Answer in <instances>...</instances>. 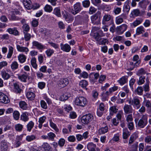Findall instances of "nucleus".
Masks as SVG:
<instances>
[{"label": "nucleus", "mask_w": 151, "mask_h": 151, "mask_svg": "<svg viewBox=\"0 0 151 151\" xmlns=\"http://www.w3.org/2000/svg\"><path fill=\"white\" fill-rule=\"evenodd\" d=\"M136 127L139 129H143L147 126L148 121L147 116L143 115L138 120H135Z\"/></svg>", "instance_id": "obj_1"}, {"label": "nucleus", "mask_w": 151, "mask_h": 151, "mask_svg": "<svg viewBox=\"0 0 151 151\" xmlns=\"http://www.w3.org/2000/svg\"><path fill=\"white\" fill-rule=\"evenodd\" d=\"M75 103L77 106L83 107L86 105L87 101L85 97L79 96L76 98L75 101Z\"/></svg>", "instance_id": "obj_2"}, {"label": "nucleus", "mask_w": 151, "mask_h": 151, "mask_svg": "<svg viewBox=\"0 0 151 151\" xmlns=\"http://www.w3.org/2000/svg\"><path fill=\"white\" fill-rule=\"evenodd\" d=\"M129 104L132 105L134 108L136 109H138L140 107L141 104L139 98L137 96H135L129 102Z\"/></svg>", "instance_id": "obj_3"}, {"label": "nucleus", "mask_w": 151, "mask_h": 151, "mask_svg": "<svg viewBox=\"0 0 151 151\" xmlns=\"http://www.w3.org/2000/svg\"><path fill=\"white\" fill-rule=\"evenodd\" d=\"M93 117L92 115L89 114L83 115L81 118L82 122L85 124H88L93 119Z\"/></svg>", "instance_id": "obj_4"}, {"label": "nucleus", "mask_w": 151, "mask_h": 151, "mask_svg": "<svg viewBox=\"0 0 151 151\" xmlns=\"http://www.w3.org/2000/svg\"><path fill=\"white\" fill-rule=\"evenodd\" d=\"M82 9L81 3L78 2L74 4L73 8L72 9L71 12L75 15L80 12Z\"/></svg>", "instance_id": "obj_5"}, {"label": "nucleus", "mask_w": 151, "mask_h": 151, "mask_svg": "<svg viewBox=\"0 0 151 151\" xmlns=\"http://www.w3.org/2000/svg\"><path fill=\"white\" fill-rule=\"evenodd\" d=\"M69 83V80L67 78H61L58 82V86L60 88H64Z\"/></svg>", "instance_id": "obj_6"}, {"label": "nucleus", "mask_w": 151, "mask_h": 151, "mask_svg": "<svg viewBox=\"0 0 151 151\" xmlns=\"http://www.w3.org/2000/svg\"><path fill=\"white\" fill-rule=\"evenodd\" d=\"M62 14L63 18L68 23L71 22L73 20L74 17L70 15L67 12H65V13L63 12H62Z\"/></svg>", "instance_id": "obj_7"}, {"label": "nucleus", "mask_w": 151, "mask_h": 151, "mask_svg": "<svg viewBox=\"0 0 151 151\" xmlns=\"http://www.w3.org/2000/svg\"><path fill=\"white\" fill-rule=\"evenodd\" d=\"M6 32L9 34L13 35L15 36H18L19 35V32L17 30V27L13 28H9L6 30Z\"/></svg>", "instance_id": "obj_8"}, {"label": "nucleus", "mask_w": 151, "mask_h": 151, "mask_svg": "<svg viewBox=\"0 0 151 151\" xmlns=\"http://www.w3.org/2000/svg\"><path fill=\"white\" fill-rule=\"evenodd\" d=\"M32 45L34 48L36 47L38 50H42L45 48V47L44 45L36 41H34L32 42Z\"/></svg>", "instance_id": "obj_9"}, {"label": "nucleus", "mask_w": 151, "mask_h": 151, "mask_svg": "<svg viewBox=\"0 0 151 151\" xmlns=\"http://www.w3.org/2000/svg\"><path fill=\"white\" fill-rule=\"evenodd\" d=\"M9 102L8 97L3 93L0 92V102L7 104Z\"/></svg>", "instance_id": "obj_10"}, {"label": "nucleus", "mask_w": 151, "mask_h": 151, "mask_svg": "<svg viewBox=\"0 0 151 151\" xmlns=\"http://www.w3.org/2000/svg\"><path fill=\"white\" fill-rule=\"evenodd\" d=\"M91 22L93 24L98 25L100 24V22L98 18V13L96 14L92 15L91 17Z\"/></svg>", "instance_id": "obj_11"}, {"label": "nucleus", "mask_w": 151, "mask_h": 151, "mask_svg": "<svg viewBox=\"0 0 151 151\" xmlns=\"http://www.w3.org/2000/svg\"><path fill=\"white\" fill-rule=\"evenodd\" d=\"M124 110L125 114L132 113L133 112V109L130 105L125 104L124 106Z\"/></svg>", "instance_id": "obj_12"}, {"label": "nucleus", "mask_w": 151, "mask_h": 151, "mask_svg": "<svg viewBox=\"0 0 151 151\" xmlns=\"http://www.w3.org/2000/svg\"><path fill=\"white\" fill-rule=\"evenodd\" d=\"M15 13H17L15 11L11 12L10 14H9L10 16H9V20L12 21H16L21 19V18L15 15Z\"/></svg>", "instance_id": "obj_13"}, {"label": "nucleus", "mask_w": 151, "mask_h": 151, "mask_svg": "<svg viewBox=\"0 0 151 151\" xmlns=\"http://www.w3.org/2000/svg\"><path fill=\"white\" fill-rule=\"evenodd\" d=\"M127 27V25L125 24L117 27L116 30L118 33L119 34H122L126 30Z\"/></svg>", "instance_id": "obj_14"}, {"label": "nucleus", "mask_w": 151, "mask_h": 151, "mask_svg": "<svg viewBox=\"0 0 151 151\" xmlns=\"http://www.w3.org/2000/svg\"><path fill=\"white\" fill-rule=\"evenodd\" d=\"M150 2L148 0H143L139 2V5L141 8L145 9Z\"/></svg>", "instance_id": "obj_15"}, {"label": "nucleus", "mask_w": 151, "mask_h": 151, "mask_svg": "<svg viewBox=\"0 0 151 151\" xmlns=\"http://www.w3.org/2000/svg\"><path fill=\"white\" fill-rule=\"evenodd\" d=\"M17 48L18 51L20 52H24L26 54H27L29 51V50L27 47L22 46L19 45H17Z\"/></svg>", "instance_id": "obj_16"}, {"label": "nucleus", "mask_w": 151, "mask_h": 151, "mask_svg": "<svg viewBox=\"0 0 151 151\" xmlns=\"http://www.w3.org/2000/svg\"><path fill=\"white\" fill-rule=\"evenodd\" d=\"M23 3L24 7L27 9H30L32 8L30 0H23Z\"/></svg>", "instance_id": "obj_17"}, {"label": "nucleus", "mask_w": 151, "mask_h": 151, "mask_svg": "<svg viewBox=\"0 0 151 151\" xmlns=\"http://www.w3.org/2000/svg\"><path fill=\"white\" fill-rule=\"evenodd\" d=\"M112 17L109 14H105L103 18L102 23L103 24H106V22L109 21L110 20L112 21L111 19Z\"/></svg>", "instance_id": "obj_18"}, {"label": "nucleus", "mask_w": 151, "mask_h": 151, "mask_svg": "<svg viewBox=\"0 0 151 151\" xmlns=\"http://www.w3.org/2000/svg\"><path fill=\"white\" fill-rule=\"evenodd\" d=\"M126 16L124 14H122L120 16L116 17V24H119L122 23L123 19L126 18Z\"/></svg>", "instance_id": "obj_19"}, {"label": "nucleus", "mask_w": 151, "mask_h": 151, "mask_svg": "<svg viewBox=\"0 0 151 151\" xmlns=\"http://www.w3.org/2000/svg\"><path fill=\"white\" fill-rule=\"evenodd\" d=\"M8 149L7 143L5 140H2L1 143V151H6Z\"/></svg>", "instance_id": "obj_20"}, {"label": "nucleus", "mask_w": 151, "mask_h": 151, "mask_svg": "<svg viewBox=\"0 0 151 151\" xmlns=\"http://www.w3.org/2000/svg\"><path fill=\"white\" fill-rule=\"evenodd\" d=\"M127 79L128 77L127 76H123L118 80L117 82L121 85H123L127 82Z\"/></svg>", "instance_id": "obj_21"}, {"label": "nucleus", "mask_w": 151, "mask_h": 151, "mask_svg": "<svg viewBox=\"0 0 151 151\" xmlns=\"http://www.w3.org/2000/svg\"><path fill=\"white\" fill-rule=\"evenodd\" d=\"M87 149L89 151H96V145L92 142L88 143L87 146Z\"/></svg>", "instance_id": "obj_22"}, {"label": "nucleus", "mask_w": 151, "mask_h": 151, "mask_svg": "<svg viewBox=\"0 0 151 151\" xmlns=\"http://www.w3.org/2000/svg\"><path fill=\"white\" fill-rule=\"evenodd\" d=\"M28 76V75L26 73L19 76H18V78L22 81L26 82L27 81V79Z\"/></svg>", "instance_id": "obj_23"}, {"label": "nucleus", "mask_w": 151, "mask_h": 151, "mask_svg": "<svg viewBox=\"0 0 151 151\" xmlns=\"http://www.w3.org/2000/svg\"><path fill=\"white\" fill-rule=\"evenodd\" d=\"M28 115V114L27 112H24L21 115V120L25 122L27 121L29 119Z\"/></svg>", "instance_id": "obj_24"}, {"label": "nucleus", "mask_w": 151, "mask_h": 151, "mask_svg": "<svg viewBox=\"0 0 151 151\" xmlns=\"http://www.w3.org/2000/svg\"><path fill=\"white\" fill-rule=\"evenodd\" d=\"M1 74L2 78L4 80H7L10 77V75L4 70H3L1 71Z\"/></svg>", "instance_id": "obj_25"}, {"label": "nucleus", "mask_w": 151, "mask_h": 151, "mask_svg": "<svg viewBox=\"0 0 151 151\" xmlns=\"http://www.w3.org/2000/svg\"><path fill=\"white\" fill-rule=\"evenodd\" d=\"M51 147L49 145L46 143H44L42 145L41 150L42 151H50Z\"/></svg>", "instance_id": "obj_26"}, {"label": "nucleus", "mask_w": 151, "mask_h": 151, "mask_svg": "<svg viewBox=\"0 0 151 151\" xmlns=\"http://www.w3.org/2000/svg\"><path fill=\"white\" fill-rule=\"evenodd\" d=\"M61 49L66 52H69L71 49L70 46L68 44H65L64 45H61Z\"/></svg>", "instance_id": "obj_27"}, {"label": "nucleus", "mask_w": 151, "mask_h": 151, "mask_svg": "<svg viewBox=\"0 0 151 151\" xmlns=\"http://www.w3.org/2000/svg\"><path fill=\"white\" fill-rule=\"evenodd\" d=\"M26 96L28 99L30 100H32L34 99L35 95L34 93L29 91L27 93Z\"/></svg>", "instance_id": "obj_28"}, {"label": "nucleus", "mask_w": 151, "mask_h": 151, "mask_svg": "<svg viewBox=\"0 0 151 151\" xmlns=\"http://www.w3.org/2000/svg\"><path fill=\"white\" fill-rule=\"evenodd\" d=\"M34 123L32 121H29L27 125V130L30 132L34 126Z\"/></svg>", "instance_id": "obj_29"}, {"label": "nucleus", "mask_w": 151, "mask_h": 151, "mask_svg": "<svg viewBox=\"0 0 151 151\" xmlns=\"http://www.w3.org/2000/svg\"><path fill=\"white\" fill-rule=\"evenodd\" d=\"M129 1L126 2L123 7V11L126 13H128L130 9V6L129 4Z\"/></svg>", "instance_id": "obj_30"}, {"label": "nucleus", "mask_w": 151, "mask_h": 151, "mask_svg": "<svg viewBox=\"0 0 151 151\" xmlns=\"http://www.w3.org/2000/svg\"><path fill=\"white\" fill-rule=\"evenodd\" d=\"M145 32V29L144 27L142 26H140L136 29V35H139Z\"/></svg>", "instance_id": "obj_31"}, {"label": "nucleus", "mask_w": 151, "mask_h": 151, "mask_svg": "<svg viewBox=\"0 0 151 151\" xmlns=\"http://www.w3.org/2000/svg\"><path fill=\"white\" fill-rule=\"evenodd\" d=\"M46 119V117L45 116H43L40 117L39 120V124L38 127L40 129H41L42 127V124L44 122Z\"/></svg>", "instance_id": "obj_32"}, {"label": "nucleus", "mask_w": 151, "mask_h": 151, "mask_svg": "<svg viewBox=\"0 0 151 151\" xmlns=\"http://www.w3.org/2000/svg\"><path fill=\"white\" fill-rule=\"evenodd\" d=\"M19 62L21 63H24L26 60V57L23 54H20L18 56Z\"/></svg>", "instance_id": "obj_33"}, {"label": "nucleus", "mask_w": 151, "mask_h": 151, "mask_svg": "<svg viewBox=\"0 0 151 151\" xmlns=\"http://www.w3.org/2000/svg\"><path fill=\"white\" fill-rule=\"evenodd\" d=\"M118 110V109H116V107L115 106L111 107L109 109L110 115L112 116L114 114L116 113Z\"/></svg>", "instance_id": "obj_34"}, {"label": "nucleus", "mask_w": 151, "mask_h": 151, "mask_svg": "<svg viewBox=\"0 0 151 151\" xmlns=\"http://www.w3.org/2000/svg\"><path fill=\"white\" fill-rule=\"evenodd\" d=\"M13 86L14 88V90L17 93H20L21 90L20 88L19 84L17 82H15L13 83Z\"/></svg>", "instance_id": "obj_35"}, {"label": "nucleus", "mask_w": 151, "mask_h": 151, "mask_svg": "<svg viewBox=\"0 0 151 151\" xmlns=\"http://www.w3.org/2000/svg\"><path fill=\"white\" fill-rule=\"evenodd\" d=\"M145 77L144 76H141L139 77V80L137 81V84L139 85L143 84L145 82Z\"/></svg>", "instance_id": "obj_36"}, {"label": "nucleus", "mask_w": 151, "mask_h": 151, "mask_svg": "<svg viewBox=\"0 0 151 151\" xmlns=\"http://www.w3.org/2000/svg\"><path fill=\"white\" fill-rule=\"evenodd\" d=\"M19 104L20 108L23 110H26L27 108V104L24 101H20Z\"/></svg>", "instance_id": "obj_37"}, {"label": "nucleus", "mask_w": 151, "mask_h": 151, "mask_svg": "<svg viewBox=\"0 0 151 151\" xmlns=\"http://www.w3.org/2000/svg\"><path fill=\"white\" fill-rule=\"evenodd\" d=\"M13 47L11 46H9V52L7 55V58H10L11 57L13 53Z\"/></svg>", "instance_id": "obj_38"}, {"label": "nucleus", "mask_w": 151, "mask_h": 151, "mask_svg": "<svg viewBox=\"0 0 151 151\" xmlns=\"http://www.w3.org/2000/svg\"><path fill=\"white\" fill-rule=\"evenodd\" d=\"M15 130L18 132H21L23 128V125L20 124H16L14 126Z\"/></svg>", "instance_id": "obj_39"}, {"label": "nucleus", "mask_w": 151, "mask_h": 151, "mask_svg": "<svg viewBox=\"0 0 151 151\" xmlns=\"http://www.w3.org/2000/svg\"><path fill=\"white\" fill-rule=\"evenodd\" d=\"M110 93H110V92L108 91H106L105 93H101V95L103 101H105L107 99L108 96Z\"/></svg>", "instance_id": "obj_40"}, {"label": "nucleus", "mask_w": 151, "mask_h": 151, "mask_svg": "<svg viewBox=\"0 0 151 151\" xmlns=\"http://www.w3.org/2000/svg\"><path fill=\"white\" fill-rule=\"evenodd\" d=\"M54 14L58 17H61L60 9V7H57L54 9Z\"/></svg>", "instance_id": "obj_41"}, {"label": "nucleus", "mask_w": 151, "mask_h": 151, "mask_svg": "<svg viewBox=\"0 0 151 151\" xmlns=\"http://www.w3.org/2000/svg\"><path fill=\"white\" fill-rule=\"evenodd\" d=\"M108 131V127L107 126L102 127L99 130V133L101 134H104L107 132Z\"/></svg>", "instance_id": "obj_42"}, {"label": "nucleus", "mask_w": 151, "mask_h": 151, "mask_svg": "<svg viewBox=\"0 0 151 151\" xmlns=\"http://www.w3.org/2000/svg\"><path fill=\"white\" fill-rule=\"evenodd\" d=\"M13 116L15 120H17L19 119L20 113L18 111H14L13 113Z\"/></svg>", "instance_id": "obj_43"}, {"label": "nucleus", "mask_w": 151, "mask_h": 151, "mask_svg": "<svg viewBox=\"0 0 151 151\" xmlns=\"http://www.w3.org/2000/svg\"><path fill=\"white\" fill-rule=\"evenodd\" d=\"M88 85V82L85 80L81 81L79 83V85L83 88H86Z\"/></svg>", "instance_id": "obj_44"}, {"label": "nucleus", "mask_w": 151, "mask_h": 151, "mask_svg": "<svg viewBox=\"0 0 151 151\" xmlns=\"http://www.w3.org/2000/svg\"><path fill=\"white\" fill-rule=\"evenodd\" d=\"M50 127L53 129L56 132H58L59 131L56 125L52 122V120H50Z\"/></svg>", "instance_id": "obj_45"}, {"label": "nucleus", "mask_w": 151, "mask_h": 151, "mask_svg": "<svg viewBox=\"0 0 151 151\" xmlns=\"http://www.w3.org/2000/svg\"><path fill=\"white\" fill-rule=\"evenodd\" d=\"M31 64L33 68H36L37 65L36 64V59L35 58H32L31 60Z\"/></svg>", "instance_id": "obj_46"}, {"label": "nucleus", "mask_w": 151, "mask_h": 151, "mask_svg": "<svg viewBox=\"0 0 151 151\" xmlns=\"http://www.w3.org/2000/svg\"><path fill=\"white\" fill-rule=\"evenodd\" d=\"M143 91V88L141 86L138 87L135 90V92L137 93V94L139 95H142Z\"/></svg>", "instance_id": "obj_47"}, {"label": "nucleus", "mask_w": 151, "mask_h": 151, "mask_svg": "<svg viewBox=\"0 0 151 151\" xmlns=\"http://www.w3.org/2000/svg\"><path fill=\"white\" fill-rule=\"evenodd\" d=\"M54 50L53 49L49 48L45 51V53L47 57H50L54 53Z\"/></svg>", "instance_id": "obj_48"}, {"label": "nucleus", "mask_w": 151, "mask_h": 151, "mask_svg": "<svg viewBox=\"0 0 151 151\" xmlns=\"http://www.w3.org/2000/svg\"><path fill=\"white\" fill-rule=\"evenodd\" d=\"M44 9L45 11L48 12H51L52 10V6L48 4L46 5L45 6Z\"/></svg>", "instance_id": "obj_49"}, {"label": "nucleus", "mask_w": 151, "mask_h": 151, "mask_svg": "<svg viewBox=\"0 0 151 151\" xmlns=\"http://www.w3.org/2000/svg\"><path fill=\"white\" fill-rule=\"evenodd\" d=\"M47 137L49 140L53 141L54 137H55V135L54 133L50 132L48 133Z\"/></svg>", "instance_id": "obj_50"}, {"label": "nucleus", "mask_w": 151, "mask_h": 151, "mask_svg": "<svg viewBox=\"0 0 151 151\" xmlns=\"http://www.w3.org/2000/svg\"><path fill=\"white\" fill-rule=\"evenodd\" d=\"M40 104L41 107L43 109H46L47 108V105L46 102L43 100H41L40 101Z\"/></svg>", "instance_id": "obj_51"}, {"label": "nucleus", "mask_w": 151, "mask_h": 151, "mask_svg": "<svg viewBox=\"0 0 151 151\" xmlns=\"http://www.w3.org/2000/svg\"><path fill=\"white\" fill-rule=\"evenodd\" d=\"M140 13L138 9H135L133 10L131 13L132 16H139Z\"/></svg>", "instance_id": "obj_52"}, {"label": "nucleus", "mask_w": 151, "mask_h": 151, "mask_svg": "<svg viewBox=\"0 0 151 151\" xmlns=\"http://www.w3.org/2000/svg\"><path fill=\"white\" fill-rule=\"evenodd\" d=\"M146 73L145 70L143 68H142L138 70L137 73V75L139 76L145 74Z\"/></svg>", "instance_id": "obj_53"}, {"label": "nucleus", "mask_w": 151, "mask_h": 151, "mask_svg": "<svg viewBox=\"0 0 151 151\" xmlns=\"http://www.w3.org/2000/svg\"><path fill=\"white\" fill-rule=\"evenodd\" d=\"M90 4V2L89 0H85L82 2L83 6L85 8L88 7Z\"/></svg>", "instance_id": "obj_54"}, {"label": "nucleus", "mask_w": 151, "mask_h": 151, "mask_svg": "<svg viewBox=\"0 0 151 151\" xmlns=\"http://www.w3.org/2000/svg\"><path fill=\"white\" fill-rule=\"evenodd\" d=\"M36 138V137L33 135L27 136L26 138V140L28 142L31 141Z\"/></svg>", "instance_id": "obj_55"}, {"label": "nucleus", "mask_w": 151, "mask_h": 151, "mask_svg": "<svg viewBox=\"0 0 151 151\" xmlns=\"http://www.w3.org/2000/svg\"><path fill=\"white\" fill-rule=\"evenodd\" d=\"M18 64L16 61L13 62L11 65V67L13 70L17 69L18 68Z\"/></svg>", "instance_id": "obj_56"}, {"label": "nucleus", "mask_w": 151, "mask_h": 151, "mask_svg": "<svg viewBox=\"0 0 151 151\" xmlns=\"http://www.w3.org/2000/svg\"><path fill=\"white\" fill-rule=\"evenodd\" d=\"M68 97L66 93L63 94L59 98V100L61 101H63L68 99Z\"/></svg>", "instance_id": "obj_57"}, {"label": "nucleus", "mask_w": 151, "mask_h": 151, "mask_svg": "<svg viewBox=\"0 0 151 151\" xmlns=\"http://www.w3.org/2000/svg\"><path fill=\"white\" fill-rule=\"evenodd\" d=\"M145 142V143L151 144V136H147L144 139Z\"/></svg>", "instance_id": "obj_58"}, {"label": "nucleus", "mask_w": 151, "mask_h": 151, "mask_svg": "<svg viewBox=\"0 0 151 151\" xmlns=\"http://www.w3.org/2000/svg\"><path fill=\"white\" fill-rule=\"evenodd\" d=\"M24 39L25 41H28L29 40L31 37V35L29 33H25L24 32Z\"/></svg>", "instance_id": "obj_59"}, {"label": "nucleus", "mask_w": 151, "mask_h": 151, "mask_svg": "<svg viewBox=\"0 0 151 151\" xmlns=\"http://www.w3.org/2000/svg\"><path fill=\"white\" fill-rule=\"evenodd\" d=\"M144 90L145 92H148L150 90V87L149 83H147L143 86Z\"/></svg>", "instance_id": "obj_60"}, {"label": "nucleus", "mask_w": 151, "mask_h": 151, "mask_svg": "<svg viewBox=\"0 0 151 151\" xmlns=\"http://www.w3.org/2000/svg\"><path fill=\"white\" fill-rule=\"evenodd\" d=\"M142 22V20L141 19L137 20L134 21L132 23L133 26L135 27L139 24H140Z\"/></svg>", "instance_id": "obj_61"}, {"label": "nucleus", "mask_w": 151, "mask_h": 151, "mask_svg": "<svg viewBox=\"0 0 151 151\" xmlns=\"http://www.w3.org/2000/svg\"><path fill=\"white\" fill-rule=\"evenodd\" d=\"M126 120L128 122H132L133 120L132 114H130L128 115L126 117Z\"/></svg>", "instance_id": "obj_62"}, {"label": "nucleus", "mask_w": 151, "mask_h": 151, "mask_svg": "<svg viewBox=\"0 0 151 151\" xmlns=\"http://www.w3.org/2000/svg\"><path fill=\"white\" fill-rule=\"evenodd\" d=\"M136 81V80L134 78H132L129 81V85L130 88L133 89V85Z\"/></svg>", "instance_id": "obj_63"}, {"label": "nucleus", "mask_w": 151, "mask_h": 151, "mask_svg": "<svg viewBox=\"0 0 151 151\" xmlns=\"http://www.w3.org/2000/svg\"><path fill=\"white\" fill-rule=\"evenodd\" d=\"M106 78V76L104 75H101L99 77V82L100 83H102L104 81Z\"/></svg>", "instance_id": "obj_64"}]
</instances>
